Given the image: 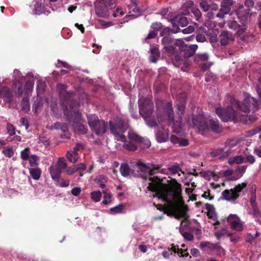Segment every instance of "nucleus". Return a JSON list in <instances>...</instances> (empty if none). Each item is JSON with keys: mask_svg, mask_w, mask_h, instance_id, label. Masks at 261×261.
I'll list each match as a JSON object with an SVG mask.
<instances>
[{"mask_svg": "<svg viewBox=\"0 0 261 261\" xmlns=\"http://www.w3.org/2000/svg\"><path fill=\"white\" fill-rule=\"evenodd\" d=\"M158 170L155 165L148 166L141 161L136 163L133 166V174L136 177L146 178L148 175V190L155 192L159 199L165 202L167 206L173 210L174 215L176 218H187V207L184 204L181 196V185L176 183L174 185L163 184L160 182L158 177H151L156 173Z\"/></svg>", "mask_w": 261, "mask_h": 261, "instance_id": "nucleus-1", "label": "nucleus"}, {"mask_svg": "<svg viewBox=\"0 0 261 261\" xmlns=\"http://www.w3.org/2000/svg\"><path fill=\"white\" fill-rule=\"evenodd\" d=\"M109 126L111 133L114 136L115 139L123 142L122 146L124 148L133 151L137 150V145L134 143L127 141L123 134L128 127L127 123H124L120 118L116 117L114 122L110 121Z\"/></svg>", "mask_w": 261, "mask_h": 261, "instance_id": "nucleus-2", "label": "nucleus"}, {"mask_svg": "<svg viewBox=\"0 0 261 261\" xmlns=\"http://www.w3.org/2000/svg\"><path fill=\"white\" fill-rule=\"evenodd\" d=\"M187 123L190 126L197 128L199 133L204 136L210 130L219 133L222 130L221 126L217 119H210L208 124L203 115H200L196 118L192 117L191 122L188 119Z\"/></svg>", "mask_w": 261, "mask_h": 261, "instance_id": "nucleus-3", "label": "nucleus"}, {"mask_svg": "<svg viewBox=\"0 0 261 261\" xmlns=\"http://www.w3.org/2000/svg\"><path fill=\"white\" fill-rule=\"evenodd\" d=\"M64 114L66 116L75 133L85 134L87 133L86 127L81 123L82 114L75 108L64 110Z\"/></svg>", "mask_w": 261, "mask_h": 261, "instance_id": "nucleus-4", "label": "nucleus"}, {"mask_svg": "<svg viewBox=\"0 0 261 261\" xmlns=\"http://www.w3.org/2000/svg\"><path fill=\"white\" fill-rule=\"evenodd\" d=\"M139 112L150 127L157 125V122L150 118L153 111V103L150 98H140L138 100Z\"/></svg>", "mask_w": 261, "mask_h": 261, "instance_id": "nucleus-5", "label": "nucleus"}, {"mask_svg": "<svg viewBox=\"0 0 261 261\" xmlns=\"http://www.w3.org/2000/svg\"><path fill=\"white\" fill-rule=\"evenodd\" d=\"M244 99L243 102L241 103L234 97L230 96L229 100L230 105L244 112H249L250 111L254 112L257 110L259 107V101L256 100L253 97L247 93L244 94Z\"/></svg>", "mask_w": 261, "mask_h": 261, "instance_id": "nucleus-6", "label": "nucleus"}, {"mask_svg": "<svg viewBox=\"0 0 261 261\" xmlns=\"http://www.w3.org/2000/svg\"><path fill=\"white\" fill-rule=\"evenodd\" d=\"M178 98H181V100L179 102L177 103V109L178 111V120L176 121V122L174 120L173 117V110L172 107V104L170 102H168L166 106V112L168 114V117L169 119L170 120V124L172 123V124L176 126L180 127L181 126V121H182V116L181 115L184 112L185 108V102L186 100V95L185 93L181 94Z\"/></svg>", "mask_w": 261, "mask_h": 261, "instance_id": "nucleus-7", "label": "nucleus"}, {"mask_svg": "<svg viewBox=\"0 0 261 261\" xmlns=\"http://www.w3.org/2000/svg\"><path fill=\"white\" fill-rule=\"evenodd\" d=\"M67 86L65 85L59 84L57 85L59 91V97L62 101L63 108L65 107V110L73 109L78 102L72 99L73 92L66 91Z\"/></svg>", "mask_w": 261, "mask_h": 261, "instance_id": "nucleus-8", "label": "nucleus"}, {"mask_svg": "<svg viewBox=\"0 0 261 261\" xmlns=\"http://www.w3.org/2000/svg\"><path fill=\"white\" fill-rule=\"evenodd\" d=\"M50 9L56 11L57 8L53 7L49 3L46 2L45 0H33L32 2V11L34 14H48L50 13Z\"/></svg>", "mask_w": 261, "mask_h": 261, "instance_id": "nucleus-9", "label": "nucleus"}, {"mask_svg": "<svg viewBox=\"0 0 261 261\" xmlns=\"http://www.w3.org/2000/svg\"><path fill=\"white\" fill-rule=\"evenodd\" d=\"M247 183L246 182L239 184L230 190H225L222 192L221 196L223 199L233 202L236 200L240 196V193L246 187Z\"/></svg>", "mask_w": 261, "mask_h": 261, "instance_id": "nucleus-10", "label": "nucleus"}, {"mask_svg": "<svg viewBox=\"0 0 261 261\" xmlns=\"http://www.w3.org/2000/svg\"><path fill=\"white\" fill-rule=\"evenodd\" d=\"M88 124L92 132L97 135L104 134L106 130V125L105 121L99 120L95 115H90L87 116Z\"/></svg>", "mask_w": 261, "mask_h": 261, "instance_id": "nucleus-11", "label": "nucleus"}, {"mask_svg": "<svg viewBox=\"0 0 261 261\" xmlns=\"http://www.w3.org/2000/svg\"><path fill=\"white\" fill-rule=\"evenodd\" d=\"M254 2L253 0H246L245 6L247 8L245 9L244 6H239L236 11V15L238 18L243 24L246 23L247 18L250 14V9L254 6Z\"/></svg>", "mask_w": 261, "mask_h": 261, "instance_id": "nucleus-12", "label": "nucleus"}, {"mask_svg": "<svg viewBox=\"0 0 261 261\" xmlns=\"http://www.w3.org/2000/svg\"><path fill=\"white\" fill-rule=\"evenodd\" d=\"M216 113L222 121H235L237 119V112L231 106H228L225 109L218 107L216 109Z\"/></svg>", "mask_w": 261, "mask_h": 261, "instance_id": "nucleus-13", "label": "nucleus"}, {"mask_svg": "<svg viewBox=\"0 0 261 261\" xmlns=\"http://www.w3.org/2000/svg\"><path fill=\"white\" fill-rule=\"evenodd\" d=\"M227 221L230 227L235 231H241L244 228V222L237 215L230 214L227 218Z\"/></svg>", "mask_w": 261, "mask_h": 261, "instance_id": "nucleus-14", "label": "nucleus"}, {"mask_svg": "<svg viewBox=\"0 0 261 261\" xmlns=\"http://www.w3.org/2000/svg\"><path fill=\"white\" fill-rule=\"evenodd\" d=\"M84 148V145L81 143H76L73 148V150L68 151L67 153V158L71 163H75L79 159L78 153L82 151Z\"/></svg>", "mask_w": 261, "mask_h": 261, "instance_id": "nucleus-15", "label": "nucleus"}, {"mask_svg": "<svg viewBox=\"0 0 261 261\" xmlns=\"http://www.w3.org/2000/svg\"><path fill=\"white\" fill-rule=\"evenodd\" d=\"M171 22L173 27L175 28L174 33H177L180 30L178 27V25H180L181 27H185L188 24V20L186 16L178 15L172 19Z\"/></svg>", "mask_w": 261, "mask_h": 261, "instance_id": "nucleus-16", "label": "nucleus"}, {"mask_svg": "<svg viewBox=\"0 0 261 261\" xmlns=\"http://www.w3.org/2000/svg\"><path fill=\"white\" fill-rule=\"evenodd\" d=\"M128 137L132 141L144 144V147L145 148H148L150 146L151 143L148 140L144 139L133 131H129L128 132Z\"/></svg>", "mask_w": 261, "mask_h": 261, "instance_id": "nucleus-17", "label": "nucleus"}, {"mask_svg": "<svg viewBox=\"0 0 261 261\" xmlns=\"http://www.w3.org/2000/svg\"><path fill=\"white\" fill-rule=\"evenodd\" d=\"M220 43L221 45L225 46L230 41L233 40V35L227 31H224L221 32L220 36Z\"/></svg>", "mask_w": 261, "mask_h": 261, "instance_id": "nucleus-18", "label": "nucleus"}, {"mask_svg": "<svg viewBox=\"0 0 261 261\" xmlns=\"http://www.w3.org/2000/svg\"><path fill=\"white\" fill-rule=\"evenodd\" d=\"M232 150L231 149H229V148H226L225 147L224 150L219 148L212 151L211 152V155L213 156H218L220 155V158H227L232 153Z\"/></svg>", "mask_w": 261, "mask_h": 261, "instance_id": "nucleus-19", "label": "nucleus"}, {"mask_svg": "<svg viewBox=\"0 0 261 261\" xmlns=\"http://www.w3.org/2000/svg\"><path fill=\"white\" fill-rule=\"evenodd\" d=\"M49 172L52 179L56 182H59L62 171L55 165H51L49 168Z\"/></svg>", "mask_w": 261, "mask_h": 261, "instance_id": "nucleus-20", "label": "nucleus"}, {"mask_svg": "<svg viewBox=\"0 0 261 261\" xmlns=\"http://www.w3.org/2000/svg\"><path fill=\"white\" fill-rule=\"evenodd\" d=\"M109 8L106 6L103 5V4L100 2L96 7V14L99 17H106L109 15Z\"/></svg>", "mask_w": 261, "mask_h": 261, "instance_id": "nucleus-21", "label": "nucleus"}, {"mask_svg": "<svg viewBox=\"0 0 261 261\" xmlns=\"http://www.w3.org/2000/svg\"><path fill=\"white\" fill-rule=\"evenodd\" d=\"M240 23L242 24V27H241L237 22L236 20H232L230 21L228 23V26L229 28L230 29H232L234 30H238V33L241 35L242 34L246 29L245 27V24H243L241 22Z\"/></svg>", "mask_w": 261, "mask_h": 261, "instance_id": "nucleus-22", "label": "nucleus"}, {"mask_svg": "<svg viewBox=\"0 0 261 261\" xmlns=\"http://www.w3.org/2000/svg\"><path fill=\"white\" fill-rule=\"evenodd\" d=\"M170 141L174 144H178L182 146H186L189 144L188 140L179 138L173 135L171 136Z\"/></svg>", "mask_w": 261, "mask_h": 261, "instance_id": "nucleus-23", "label": "nucleus"}, {"mask_svg": "<svg viewBox=\"0 0 261 261\" xmlns=\"http://www.w3.org/2000/svg\"><path fill=\"white\" fill-rule=\"evenodd\" d=\"M207 31L205 28L201 27L198 30V34L196 36V39L198 42L203 43L206 41L205 35L203 33L206 34Z\"/></svg>", "mask_w": 261, "mask_h": 261, "instance_id": "nucleus-24", "label": "nucleus"}, {"mask_svg": "<svg viewBox=\"0 0 261 261\" xmlns=\"http://www.w3.org/2000/svg\"><path fill=\"white\" fill-rule=\"evenodd\" d=\"M208 248L211 250L215 251L218 255L223 256L225 254V250L218 244H210Z\"/></svg>", "mask_w": 261, "mask_h": 261, "instance_id": "nucleus-25", "label": "nucleus"}, {"mask_svg": "<svg viewBox=\"0 0 261 261\" xmlns=\"http://www.w3.org/2000/svg\"><path fill=\"white\" fill-rule=\"evenodd\" d=\"M120 171L121 175L124 177H127L132 172L133 174V169L131 170L127 163H123L121 165Z\"/></svg>", "mask_w": 261, "mask_h": 261, "instance_id": "nucleus-26", "label": "nucleus"}, {"mask_svg": "<svg viewBox=\"0 0 261 261\" xmlns=\"http://www.w3.org/2000/svg\"><path fill=\"white\" fill-rule=\"evenodd\" d=\"M29 170L30 175L33 179L36 180L39 179L42 173L40 169L38 168H29Z\"/></svg>", "mask_w": 261, "mask_h": 261, "instance_id": "nucleus-27", "label": "nucleus"}, {"mask_svg": "<svg viewBox=\"0 0 261 261\" xmlns=\"http://www.w3.org/2000/svg\"><path fill=\"white\" fill-rule=\"evenodd\" d=\"M150 60L151 62L155 63L160 57V52L158 48L153 47L150 48Z\"/></svg>", "mask_w": 261, "mask_h": 261, "instance_id": "nucleus-28", "label": "nucleus"}, {"mask_svg": "<svg viewBox=\"0 0 261 261\" xmlns=\"http://www.w3.org/2000/svg\"><path fill=\"white\" fill-rule=\"evenodd\" d=\"M108 178L107 176L101 175L98 176L95 179V181L99 185L100 188L104 189L106 187V183L107 182Z\"/></svg>", "mask_w": 261, "mask_h": 261, "instance_id": "nucleus-29", "label": "nucleus"}, {"mask_svg": "<svg viewBox=\"0 0 261 261\" xmlns=\"http://www.w3.org/2000/svg\"><path fill=\"white\" fill-rule=\"evenodd\" d=\"M168 171L169 172L173 175L178 174L179 176L180 175L179 172H182L179 165L177 163H174L172 165L169 166L168 167Z\"/></svg>", "mask_w": 261, "mask_h": 261, "instance_id": "nucleus-30", "label": "nucleus"}, {"mask_svg": "<svg viewBox=\"0 0 261 261\" xmlns=\"http://www.w3.org/2000/svg\"><path fill=\"white\" fill-rule=\"evenodd\" d=\"M43 107V102L42 100L40 98L38 100L35 101L33 105L32 109L33 111L36 113L38 114L39 113Z\"/></svg>", "mask_w": 261, "mask_h": 261, "instance_id": "nucleus-31", "label": "nucleus"}, {"mask_svg": "<svg viewBox=\"0 0 261 261\" xmlns=\"http://www.w3.org/2000/svg\"><path fill=\"white\" fill-rule=\"evenodd\" d=\"M21 110L24 113H28L30 110V105L29 99L27 97L22 98L21 102Z\"/></svg>", "mask_w": 261, "mask_h": 261, "instance_id": "nucleus-32", "label": "nucleus"}, {"mask_svg": "<svg viewBox=\"0 0 261 261\" xmlns=\"http://www.w3.org/2000/svg\"><path fill=\"white\" fill-rule=\"evenodd\" d=\"M34 81H28L24 86L25 95L29 96L31 94L34 87Z\"/></svg>", "mask_w": 261, "mask_h": 261, "instance_id": "nucleus-33", "label": "nucleus"}, {"mask_svg": "<svg viewBox=\"0 0 261 261\" xmlns=\"http://www.w3.org/2000/svg\"><path fill=\"white\" fill-rule=\"evenodd\" d=\"M156 137L159 142H164L168 140V135L162 131H158L156 133Z\"/></svg>", "mask_w": 261, "mask_h": 261, "instance_id": "nucleus-34", "label": "nucleus"}, {"mask_svg": "<svg viewBox=\"0 0 261 261\" xmlns=\"http://www.w3.org/2000/svg\"><path fill=\"white\" fill-rule=\"evenodd\" d=\"M39 157L35 154L30 155L29 160V165L32 167H37L39 165Z\"/></svg>", "mask_w": 261, "mask_h": 261, "instance_id": "nucleus-35", "label": "nucleus"}, {"mask_svg": "<svg viewBox=\"0 0 261 261\" xmlns=\"http://www.w3.org/2000/svg\"><path fill=\"white\" fill-rule=\"evenodd\" d=\"M12 96V92L9 88L4 87L0 89V97L10 98Z\"/></svg>", "mask_w": 261, "mask_h": 261, "instance_id": "nucleus-36", "label": "nucleus"}, {"mask_svg": "<svg viewBox=\"0 0 261 261\" xmlns=\"http://www.w3.org/2000/svg\"><path fill=\"white\" fill-rule=\"evenodd\" d=\"M46 87L45 82L41 80H39L37 81V94L39 96L40 94H42L44 92L45 88Z\"/></svg>", "mask_w": 261, "mask_h": 261, "instance_id": "nucleus-37", "label": "nucleus"}, {"mask_svg": "<svg viewBox=\"0 0 261 261\" xmlns=\"http://www.w3.org/2000/svg\"><path fill=\"white\" fill-rule=\"evenodd\" d=\"M55 166L62 172L65 170L67 167L66 161L63 158H60Z\"/></svg>", "mask_w": 261, "mask_h": 261, "instance_id": "nucleus-38", "label": "nucleus"}, {"mask_svg": "<svg viewBox=\"0 0 261 261\" xmlns=\"http://www.w3.org/2000/svg\"><path fill=\"white\" fill-rule=\"evenodd\" d=\"M124 208V205L122 204H120L116 206L111 208L109 210V213L113 215L121 213L123 212Z\"/></svg>", "mask_w": 261, "mask_h": 261, "instance_id": "nucleus-39", "label": "nucleus"}, {"mask_svg": "<svg viewBox=\"0 0 261 261\" xmlns=\"http://www.w3.org/2000/svg\"><path fill=\"white\" fill-rule=\"evenodd\" d=\"M230 3L229 1H224L221 4L220 11L226 14L228 13L230 10Z\"/></svg>", "mask_w": 261, "mask_h": 261, "instance_id": "nucleus-40", "label": "nucleus"}, {"mask_svg": "<svg viewBox=\"0 0 261 261\" xmlns=\"http://www.w3.org/2000/svg\"><path fill=\"white\" fill-rule=\"evenodd\" d=\"M208 55L207 53L198 54L195 56L194 61L197 63L200 61H205L208 60Z\"/></svg>", "mask_w": 261, "mask_h": 261, "instance_id": "nucleus-41", "label": "nucleus"}, {"mask_svg": "<svg viewBox=\"0 0 261 261\" xmlns=\"http://www.w3.org/2000/svg\"><path fill=\"white\" fill-rule=\"evenodd\" d=\"M177 228L179 229L180 234L185 239L190 241L193 240L194 236L191 232L188 231H184L181 227Z\"/></svg>", "mask_w": 261, "mask_h": 261, "instance_id": "nucleus-42", "label": "nucleus"}, {"mask_svg": "<svg viewBox=\"0 0 261 261\" xmlns=\"http://www.w3.org/2000/svg\"><path fill=\"white\" fill-rule=\"evenodd\" d=\"M244 158L242 155L236 156L230 158L228 161L229 164L231 165L234 163L238 164H241L244 162Z\"/></svg>", "mask_w": 261, "mask_h": 261, "instance_id": "nucleus-43", "label": "nucleus"}, {"mask_svg": "<svg viewBox=\"0 0 261 261\" xmlns=\"http://www.w3.org/2000/svg\"><path fill=\"white\" fill-rule=\"evenodd\" d=\"M2 153L7 158H11L14 154V151L12 146H8L4 148L2 151Z\"/></svg>", "mask_w": 261, "mask_h": 261, "instance_id": "nucleus-44", "label": "nucleus"}, {"mask_svg": "<svg viewBox=\"0 0 261 261\" xmlns=\"http://www.w3.org/2000/svg\"><path fill=\"white\" fill-rule=\"evenodd\" d=\"M100 2L110 9L114 8L116 6V0H101Z\"/></svg>", "mask_w": 261, "mask_h": 261, "instance_id": "nucleus-45", "label": "nucleus"}, {"mask_svg": "<svg viewBox=\"0 0 261 261\" xmlns=\"http://www.w3.org/2000/svg\"><path fill=\"white\" fill-rule=\"evenodd\" d=\"M244 118V122L245 124H249L255 122L257 120V117L255 115H249L246 116H243Z\"/></svg>", "mask_w": 261, "mask_h": 261, "instance_id": "nucleus-46", "label": "nucleus"}, {"mask_svg": "<svg viewBox=\"0 0 261 261\" xmlns=\"http://www.w3.org/2000/svg\"><path fill=\"white\" fill-rule=\"evenodd\" d=\"M30 151L29 147H27L20 152V157L23 161H27L30 156Z\"/></svg>", "mask_w": 261, "mask_h": 261, "instance_id": "nucleus-47", "label": "nucleus"}, {"mask_svg": "<svg viewBox=\"0 0 261 261\" xmlns=\"http://www.w3.org/2000/svg\"><path fill=\"white\" fill-rule=\"evenodd\" d=\"M101 195V193L99 191H95L91 193V198L95 202L99 201Z\"/></svg>", "mask_w": 261, "mask_h": 261, "instance_id": "nucleus-48", "label": "nucleus"}, {"mask_svg": "<svg viewBox=\"0 0 261 261\" xmlns=\"http://www.w3.org/2000/svg\"><path fill=\"white\" fill-rule=\"evenodd\" d=\"M140 10L136 6H135L132 10H130L128 14L126 15V17H132L133 18H136L140 15Z\"/></svg>", "mask_w": 261, "mask_h": 261, "instance_id": "nucleus-49", "label": "nucleus"}, {"mask_svg": "<svg viewBox=\"0 0 261 261\" xmlns=\"http://www.w3.org/2000/svg\"><path fill=\"white\" fill-rule=\"evenodd\" d=\"M18 86L17 90L15 91L18 96H21L23 93V89L22 84L20 82H17L15 85H12L13 89L14 90L15 88H16V87Z\"/></svg>", "mask_w": 261, "mask_h": 261, "instance_id": "nucleus-50", "label": "nucleus"}, {"mask_svg": "<svg viewBox=\"0 0 261 261\" xmlns=\"http://www.w3.org/2000/svg\"><path fill=\"white\" fill-rule=\"evenodd\" d=\"M102 193H103V200L102 201V203L104 204H107L111 202L112 195L108 193L106 191H103Z\"/></svg>", "mask_w": 261, "mask_h": 261, "instance_id": "nucleus-51", "label": "nucleus"}, {"mask_svg": "<svg viewBox=\"0 0 261 261\" xmlns=\"http://www.w3.org/2000/svg\"><path fill=\"white\" fill-rule=\"evenodd\" d=\"M51 127L56 129H61L63 132H65L67 130V125L65 124H62L60 122H57L52 125Z\"/></svg>", "mask_w": 261, "mask_h": 261, "instance_id": "nucleus-52", "label": "nucleus"}, {"mask_svg": "<svg viewBox=\"0 0 261 261\" xmlns=\"http://www.w3.org/2000/svg\"><path fill=\"white\" fill-rule=\"evenodd\" d=\"M239 143V141L236 139H228L225 143L226 148H232L236 146Z\"/></svg>", "mask_w": 261, "mask_h": 261, "instance_id": "nucleus-53", "label": "nucleus"}, {"mask_svg": "<svg viewBox=\"0 0 261 261\" xmlns=\"http://www.w3.org/2000/svg\"><path fill=\"white\" fill-rule=\"evenodd\" d=\"M13 76L15 80L13 85H15L17 82H20V79L23 77V76H21L20 71L16 69L14 70Z\"/></svg>", "mask_w": 261, "mask_h": 261, "instance_id": "nucleus-54", "label": "nucleus"}, {"mask_svg": "<svg viewBox=\"0 0 261 261\" xmlns=\"http://www.w3.org/2000/svg\"><path fill=\"white\" fill-rule=\"evenodd\" d=\"M261 131V128L260 127H256L254 129L247 131L246 132L245 136L246 137H251L253 135L259 133Z\"/></svg>", "mask_w": 261, "mask_h": 261, "instance_id": "nucleus-55", "label": "nucleus"}, {"mask_svg": "<svg viewBox=\"0 0 261 261\" xmlns=\"http://www.w3.org/2000/svg\"><path fill=\"white\" fill-rule=\"evenodd\" d=\"M186 47L188 48V56H192V55H193L195 51L198 48V46L196 44H191L189 45L188 47Z\"/></svg>", "mask_w": 261, "mask_h": 261, "instance_id": "nucleus-56", "label": "nucleus"}, {"mask_svg": "<svg viewBox=\"0 0 261 261\" xmlns=\"http://www.w3.org/2000/svg\"><path fill=\"white\" fill-rule=\"evenodd\" d=\"M259 235V233L256 231L255 234H251L248 233L246 236V240L247 242L252 243Z\"/></svg>", "mask_w": 261, "mask_h": 261, "instance_id": "nucleus-57", "label": "nucleus"}, {"mask_svg": "<svg viewBox=\"0 0 261 261\" xmlns=\"http://www.w3.org/2000/svg\"><path fill=\"white\" fill-rule=\"evenodd\" d=\"M213 34L211 35L210 38V41L211 43H215L218 41L217 34L218 33V29H214L213 30Z\"/></svg>", "mask_w": 261, "mask_h": 261, "instance_id": "nucleus-58", "label": "nucleus"}, {"mask_svg": "<svg viewBox=\"0 0 261 261\" xmlns=\"http://www.w3.org/2000/svg\"><path fill=\"white\" fill-rule=\"evenodd\" d=\"M7 133L10 136H13L15 134V128L14 126L11 123H8L7 124Z\"/></svg>", "mask_w": 261, "mask_h": 261, "instance_id": "nucleus-59", "label": "nucleus"}, {"mask_svg": "<svg viewBox=\"0 0 261 261\" xmlns=\"http://www.w3.org/2000/svg\"><path fill=\"white\" fill-rule=\"evenodd\" d=\"M171 250L174 253H177L178 254L180 255L181 256H185L187 254L186 252V250H182L179 249H176L175 247H172L171 248Z\"/></svg>", "mask_w": 261, "mask_h": 261, "instance_id": "nucleus-60", "label": "nucleus"}, {"mask_svg": "<svg viewBox=\"0 0 261 261\" xmlns=\"http://www.w3.org/2000/svg\"><path fill=\"white\" fill-rule=\"evenodd\" d=\"M56 66L58 67H63L66 69H71V67L69 65H68L67 63L61 61L60 60L58 61V63H57Z\"/></svg>", "mask_w": 261, "mask_h": 261, "instance_id": "nucleus-61", "label": "nucleus"}, {"mask_svg": "<svg viewBox=\"0 0 261 261\" xmlns=\"http://www.w3.org/2000/svg\"><path fill=\"white\" fill-rule=\"evenodd\" d=\"M151 28L153 30V31H155L157 32L162 28V24L161 22H158L153 23Z\"/></svg>", "mask_w": 261, "mask_h": 261, "instance_id": "nucleus-62", "label": "nucleus"}, {"mask_svg": "<svg viewBox=\"0 0 261 261\" xmlns=\"http://www.w3.org/2000/svg\"><path fill=\"white\" fill-rule=\"evenodd\" d=\"M195 30V28L193 25H189L187 28L183 29L182 32L184 34H190L193 32Z\"/></svg>", "mask_w": 261, "mask_h": 261, "instance_id": "nucleus-63", "label": "nucleus"}, {"mask_svg": "<svg viewBox=\"0 0 261 261\" xmlns=\"http://www.w3.org/2000/svg\"><path fill=\"white\" fill-rule=\"evenodd\" d=\"M256 89L259 97L261 98V75L258 79V84L256 86Z\"/></svg>", "mask_w": 261, "mask_h": 261, "instance_id": "nucleus-64", "label": "nucleus"}]
</instances>
